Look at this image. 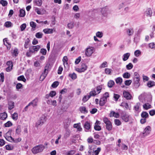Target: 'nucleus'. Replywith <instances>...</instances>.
Instances as JSON below:
<instances>
[{
  "instance_id": "nucleus-1",
  "label": "nucleus",
  "mask_w": 155,
  "mask_h": 155,
  "mask_svg": "<svg viewBox=\"0 0 155 155\" xmlns=\"http://www.w3.org/2000/svg\"><path fill=\"white\" fill-rule=\"evenodd\" d=\"M45 148V146L43 144H39L33 147L31 149L32 153L34 154L42 152Z\"/></svg>"
},
{
  "instance_id": "nucleus-2",
  "label": "nucleus",
  "mask_w": 155,
  "mask_h": 155,
  "mask_svg": "<svg viewBox=\"0 0 155 155\" xmlns=\"http://www.w3.org/2000/svg\"><path fill=\"white\" fill-rule=\"evenodd\" d=\"M121 118L126 122H128L132 119L131 116L125 111H122L121 113Z\"/></svg>"
},
{
  "instance_id": "nucleus-3",
  "label": "nucleus",
  "mask_w": 155,
  "mask_h": 155,
  "mask_svg": "<svg viewBox=\"0 0 155 155\" xmlns=\"http://www.w3.org/2000/svg\"><path fill=\"white\" fill-rule=\"evenodd\" d=\"M151 131V128L150 126H147L144 129L143 132L140 133L141 137H144L148 135Z\"/></svg>"
},
{
  "instance_id": "nucleus-4",
  "label": "nucleus",
  "mask_w": 155,
  "mask_h": 155,
  "mask_svg": "<svg viewBox=\"0 0 155 155\" xmlns=\"http://www.w3.org/2000/svg\"><path fill=\"white\" fill-rule=\"evenodd\" d=\"M104 122L106 124V129L109 131L111 130L112 129L111 122L107 117H104L103 119Z\"/></svg>"
},
{
  "instance_id": "nucleus-5",
  "label": "nucleus",
  "mask_w": 155,
  "mask_h": 155,
  "mask_svg": "<svg viewBox=\"0 0 155 155\" xmlns=\"http://www.w3.org/2000/svg\"><path fill=\"white\" fill-rule=\"evenodd\" d=\"M110 13V11L107 6L104 7L101 9V13L103 16L106 17Z\"/></svg>"
},
{
  "instance_id": "nucleus-6",
  "label": "nucleus",
  "mask_w": 155,
  "mask_h": 155,
  "mask_svg": "<svg viewBox=\"0 0 155 155\" xmlns=\"http://www.w3.org/2000/svg\"><path fill=\"white\" fill-rule=\"evenodd\" d=\"M12 132V130L10 129L4 135L5 139L9 142L10 141H12L13 139V138L11 136Z\"/></svg>"
},
{
  "instance_id": "nucleus-7",
  "label": "nucleus",
  "mask_w": 155,
  "mask_h": 155,
  "mask_svg": "<svg viewBox=\"0 0 155 155\" xmlns=\"http://www.w3.org/2000/svg\"><path fill=\"white\" fill-rule=\"evenodd\" d=\"M41 48L40 45H37L36 46H32L29 48V51L31 53H34L35 52H37Z\"/></svg>"
},
{
  "instance_id": "nucleus-8",
  "label": "nucleus",
  "mask_w": 155,
  "mask_h": 155,
  "mask_svg": "<svg viewBox=\"0 0 155 155\" xmlns=\"http://www.w3.org/2000/svg\"><path fill=\"white\" fill-rule=\"evenodd\" d=\"M93 48L92 47H89L87 48L85 50V54L87 57L91 56L93 53Z\"/></svg>"
},
{
  "instance_id": "nucleus-9",
  "label": "nucleus",
  "mask_w": 155,
  "mask_h": 155,
  "mask_svg": "<svg viewBox=\"0 0 155 155\" xmlns=\"http://www.w3.org/2000/svg\"><path fill=\"white\" fill-rule=\"evenodd\" d=\"M87 68V67L86 64L83 63L81 65V68H77L76 69V70L79 73L84 72Z\"/></svg>"
},
{
  "instance_id": "nucleus-10",
  "label": "nucleus",
  "mask_w": 155,
  "mask_h": 155,
  "mask_svg": "<svg viewBox=\"0 0 155 155\" xmlns=\"http://www.w3.org/2000/svg\"><path fill=\"white\" fill-rule=\"evenodd\" d=\"M122 97L127 100H130L132 98V96L130 93L128 91H125L123 92Z\"/></svg>"
},
{
  "instance_id": "nucleus-11",
  "label": "nucleus",
  "mask_w": 155,
  "mask_h": 155,
  "mask_svg": "<svg viewBox=\"0 0 155 155\" xmlns=\"http://www.w3.org/2000/svg\"><path fill=\"white\" fill-rule=\"evenodd\" d=\"M38 101V98L36 97L28 104V105H32L33 107H35L37 106Z\"/></svg>"
},
{
  "instance_id": "nucleus-12",
  "label": "nucleus",
  "mask_w": 155,
  "mask_h": 155,
  "mask_svg": "<svg viewBox=\"0 0 155 155\" xmlns=\"http://www.w3.org/2000/svg\"><path fill=\"white\" fill-rule=\"evenodd\" d=\"M84 127L85 129V131L87 132L90 131L91 128V125L90 122L87 121L85 123Z\"/></svg>"
},
{
  "instance_id": "nucleus-13",
  "label": "nucleus",
  "mask_w": 155,
  "mask_h": 155,
  "mask_svg": "<svg viewBox=\"0 0 155 155\" xmlns=\"http://www.w3.org/2000/svg\"><path fill=\"white\" fill-rule=\"evenodd\" d=\"M126 32L129 36H132L134 33V31L132 28H130L126 29Z\"/></svg>"
},
{
  "instance_id": "nucleus-14",
  "label": "nucleus",
  "mask_w": 155,
  "mask_h": 155,
  "mask_svg": "<svg viewBox=\"0 0 155 155\" xmlns=\"http://www.w3.org/2000/svg\"><path fill=\"white\" fill-rule=\"evenodd\" d=\"M134 87L136 88L138 87L140 85V83H139V81H140V78H134Z\"/></svg>"
},
{
  "instance_id": "nucleus-15",
  "label": "nucleus",
  "mask_w": 155,
  "mask_h": 155,
  "mask_svg": "<svg viewBox=\"0 0 155 155\" xmlns=\"http://www.w3.org/2000/svg\"><path fill=\"white\" fill-rule=\"evenodd\" d=\"M49 67V64H47L44 68V70L42 74L47 76L48 73V69Z\"/></svg>"
},
{
  "instance_id": "nucleus-16",
  "label": "nucleus",
  "mask_w": 155,
  "mask_h": 155,
  "mask_svg": "<svg viewBox=\"0 0 155 155\" xmlns=\"http://www.w3.org/2000/svg\"><path fill=\"white\" fill-rule=\"evenodd\" d=\"M4 45L7 47V49H9L11 45L9 43V41L7 38H5L3 40Z\"/></svg>"
},
{
  "instance_id": "nucleus-17",
  "label": "nucleus",
  "mask_w": 155,
  "mask_h": 155,
  "mask_svg": "<svg viewBox=\"0 0 155 155\" xmlns=\"http://www.w3.org/2000/svg\"><path fill=\"white\" fill-rule=\"evenodd\" d=\"M8 109L9 110H12L15 107V103L12 101H9L8 102Z\"/></svg>"
},
{
  "instance_id": "nucleus-18",
  "label": "nucleus",
  "mask_w": 155,
  "mask_h": 155,
  "mask_svg": "<svg viewBox=\"0 0 155 155\" xmlns=\"http://www.w3.org/2000/svg\"><path fill=\"white\" fill-rule=\"evenodd\" d=\"M107 100L106 98L101 97L99 101V105L100 106H103L107 102Z\"/></svg>"
},
{
  "instance_id": "nucleus-19",
  "label": "nucleus",
  "mask_w": 155,
  "mask_h": 155,
  "mask_svg": "<svg viewBox=\"0 0 155 155\" xmlns=\"http://www.w3.org/2000/svg\"><path fill=\"white\" fill-rule=\"evenodd\" d=\"M71 122V120L68 118L64 120L63 122L64 125L65 127H67L70 125Z\"/></svg>"
},
{
  "instance_id": "nucleus-20",
  "label": "nucleus",
  "mask_w": 155,
  "mask_h": 155,
  "mask_svg": "<svg viewBox=\"0 0 155 155\" xmlns=\"http://www.w3.org/2000/svg\"><path fill=\"white\" fill-rule=\"evenodd\" d=\"M140 105V103H137L134 107V110L135 112L138 113L140 112V111L139 110V109Z\"/></svg>"
},
{
  "instance_id": "nucleus-21",
  "label": "nucleus",
  "mask_w": 155,
  "mask_h": 155,
  "mask_svg": "<svg viewBox=\"0 0 155 155\" xmlns=\"http://www.w3.org/2000/svg\"><path fill=\"white\" fill-rule=\"evenodd\" d=\"M120 106L123 107H125L127 110L128 109L130 110V107L129 106L128 103L125 101L123 102L121 104Z\"/></svg>"
},
{
  "instance_id": "nucleus-22",
  "label": "nucleus",
  "mask_w": 155,
  "mask_h": 155,
  "mask_svg": "<svg viewBox=\"0 0 155 155\" xmlns=\"http://www.w3.org/2000/svg\"><path fill=\"white\" fill-rule=\"evenodd\" d=\"M79 109L82 113L86 114L88 112V111L86 110L85 107H81L79 108Z\"/></svg>"
},
{
  "instance_id": "nucleus-23",
  "label": "nucleus",
  "mask_w": 155,
  "mask_h": 155,
  "mask_svg": "<svg viewBox=\"0 0 155 155\" xmlns=\"http://www.w3.org/2000/svg\"><path fill=\"white\" fill-rule=\"evenodd\" d=\"M119 116L120 115L118 113H116L114 111H111L110 112V117H114L116 118H118Z\"/></svg>"
},
{
  "instance_id": "nucleus-24",
  "label": "nucleus",
  "mask_w": 155,
  "mask_h": 155,
  "mask_svg": "<svg viewBox=\"0 0 155 155\" xmlns=\"http://www.w3.org/2000/svg\"><path fill=\"white\" fill-rule=\"evenodd\" d=\"M130 55V54L129 53H127L124 54L123 55V60L124 61H127L129 58Z\"/></svg>"
},
{
  "instance_id": "nucleus-25",
  "label": "nucleus",
  "mask_w": 155,
  "mask_h": 155,
  "mask_svg": "<svg viewBox=\"0 0 155 155\" xmlns=\"http://www.w3.org/2000/svg\"><path fill=\"white\" fill-rule=\"evenodd\" d=\"M89 95L90 97L91 96L94 97L97 94L94 89H93L90 92Z\"/></svg>"
},
{
  "instance_id": "nucleus-26",
  "label": "nucleus",
  "mask_w": 155,
  "mask_h": 155,
  "mask_svg": "<svg viewBox=\"0 0 155 155\" xmlns=\"http://www.w3.org/2000/svg\"><path fill=\"white\" fill-rule=\"evenodd\" d=\"M30 41L29 38H27L25 40L24 48H27L29 46V44L30 42Z\"/></svg>"
},
{
  "instance_id": "nucleus-27",
  "label": "nucleus",
  "mask_w": 155,
  "mask_h": 155,
  "mask_svg": "<svg viewBox=\"0 0 155 155\" xmlns=\"http://www.w3.org/2000/svg\"><path fill=\"white\" fill-rule=\"evenodd\" d=\"M73 127L74 128H77V130L79 131H80L82 130V128L81 127L80 123L77 124H74L73 125Z\"/></svg>"
},
{
  "instance_id": "nucleus-28",
  "label": "nucleus",
  "mask_w": 155,
  "mask_h": 155,
  "mask_svg": "<svg viewBox=\"0 0 155 155\" xmlns=\"http://www.w3.org/2000/svg\"><path fill=\"white\" fill-rule=\"evenodd\" d=\"M143 108L144 110H147L151 108V105L148 103H146L143 105Z\"/></svg>"
},
{
  "instance_id": "nucleus-29",
  "label": "nucleus",
  "mask_w": 155,
  "mask_h": 155,
  "mask_svg": "<svg viewBox=\"0 0 155 155\" xmlns=\"http://www.w3.org/2000/svg\"><path fill=\"white\" fill-rule=\"evenodd\" d=\"M7 117V114L6 113H1L0 114V119L2 120L5 119Z\"/></svg>"
},
{
  "instance_id": "nucleus-30",
  "label": "nucleus",
  "mask_w": 155,
  "mask_h": 155,
  "mask_svg": "<svg viewBox=\"0 0 155 155\" xmlns=\"http://www.w3.org/2000/svg\"><path fill=\"white\" fill-rule=\"evenodd\" d=\"M18 54V50L17 48H15L13 51L12 52L13 57H16Z\"/></svg>"
},
{
  "instance_id": "nucleus-31",
  "label": "nucleus",
  "mask_w": 155,
  "mask_h": 155,
  "mask_svg": "<svg viewBox=\"0 0 155 155\" xmlns=\"http://www.w3.org/2000/svg\"><path fill=\"white\" fill-rule=\"evenodd\" d=\"M43 31L45 34H51L53 32V30L52 29H45L43 30Z\"/></svg>"
},
{
  "instance_id": "nucleus-32",
  "label": "nucleus",
  "mask_w": 155,
  "mask_h": 155,
  "mask_svg": "<svg viewBox=\"0 0 155 155\" xmlns=\"http://www.w3.org/2000/svg\"><path fill=\"white\" fill-rule=\"evenodd\" d=\"M147 85L148 87H151L155 86V83L153 81H149L147 82Z\"/></svg>"
},
{
  "instance_id": "nucleus-33",
  "label": "nucleus",
  "mask_w": 155,
  "mask_h": 155,
  "mask_svg": "<svg viewBox=\"0 0 155 155\" xmlns=\"http://www.w3.org/2000/svg\"><path fill=\"white\" fill-rule=\"evenodd\" d=\"M141 117L143 118L146 119L148 118L149 115L148 113L146 111H143L141 114Z\"/></svg>"
},
{
  "instance_id": "nucleus-34",
  "label": "nucleus",
  "mask_w": 155,
  "mask_h": 155,
  "mask_svg": "<svg viewBox=\"0 0 155 155\" xmlns=\"http://www.w3.org/2000/svg\"><path fill=\"white\" fill-rule=\"evenodd\" d=\"M34 2L38 6H40L42 4V0H34Z\"/></svg>"
},
{
  "instance_id": "nucleus-35",
  "label": "nucleus",
  "mask_w": 155,
  "mask_h": 155,
  "mask_svg": "<svg viewBox=\"0 0 155 155\" xmlns=\"http://www.w3.org/2000/svg\"><path fill=\"white\" fill-rule=\"evenodd\" d=\"M71 134V131L69 129H67L66 130V133L64 134V137L65 138L70 136Z\"/></svg>"
},
{
  "instance_id": "nucleus-36",
  "label": "nucleus",
  "mask_w": 155,
  "mask_h": 155,
  "mask_svg": "<svg viewBox=\"0 0 155 155\" xmlns=\"http://www.w3.org/2000/svg\"><path fill=\"white\" fill-rule=\"evenodd\" d=\"M30 26L32 27L33 30H35L36 26V23L32 21L30 22Z\"/></svg>"
},
{
  "instance_id": "nucleus-37",
  "label": "nucleus",
  "mask_w": 155,
  "mask_h": 155,
  "mask_svg": "<svg viewBox=\"0 0 155 155\" xmlns=\"http://www.w3.org/2000/svg\"><path fill=\"white\" fill-rule=\"evenodd\" d=\"M96 92L97 94H99L102 89V85H100L98 86H97L96 87Z\"/></svg>"
},
{
  "instance_id": "nucleus-38",
  "label": "nucleus",
  "mask_w": 155,
  "mask_h": 155,
  "mask_svg": "<svg viewBox=\"0 0 155 155\" xmlns=\"http://www.w3.org/2000/svg\"><path fill=\"white\" fill-rule=\"evenodd\" d=\"M147 16L151 17L152 15V12L151 9L150 8H148L146 11Z\"/></svg>"
},
{
  "instance_id": "nucleus-39",
  "label": "nucleus",
  "mask_w": 155,
  "mask_h": 155,
  "mask_svg": "<svg viewBox=\"0 0 155 155\" xmlns=\"http://www.w3.org/2000/svg\"><path fill=\"white\" fill-rule=\"evenodd\" d=\"M68 76L71 78L73 80H75L77 78V75L74 73H73L72 74H68Z\"/></svg>"
},
{
  "instance_id": "nucleus-40",
  "label": "nucleus",
  "mask_w": 155,
  "mask_h": 155,
  "mask_svg": "<svg viewBox=\"0 0 155 155\" xmlns=\"http://www.w3.org/2000/svg\"><path fill=\"white\" fill-rule=\"evenodd\" d=\"M17 80L19 81H22L24 82H25L26 81V79L23 75L18 77L17 78Z\"/></svg>"
},
{
  "instance_id": "nucleus-41",
  "label": "nucleus",
  "mask_w": 155,
  "mask_h": 155,
  "mask_svg": "<svg viewBox=\"0 0 155 155\" xmlns=\"http://www.w3.org/2000/svg\"><path fill=\"white\" fill-rule=\"evenodd\" d=\"M122 79L121 77H118L115 79V81L117 84H121L122 82Z\"/></svg>"
},
{
  "instance_id": "nucleus-42",
  "label": "nucleus",
  "mask_w": 155,
  "mask_h": 155,
  "mask_svg": "<svg viewBox=\"0 0 155 155\" xmlns=\"http://www.w3.org/2000/svg\"><path fill=\"white\" fill-rule=\"evenodd\" d=\"M114 84L115 83L114 81L110 80L108 82L107 85L109 87L111 88L114 85Z\"/></svg>"
},
{
  "instance_id": "nucleus-43",
  "label": "nucleus",
  "mask_w": 155,
  "mask_h": 155,
  "mask_svg": "<svg viewBox=\"0 0 155 155\" xmlns=\"http://www.w3.org/2000/svg\"><path fill=\"white\" fill-rule=\"evenodd\" d=\"M12 119L14 120H16L18 119V114L17 113L15 112L12 115Z\"/></svg>"
},
{
  "instance_id": "nucleus-44",
  "label": "nucleus",
  "mask_w": 155,
  "mask_h": 155,
  "mask_svg": "<svg viewBox=\"0 0 155 155\" xmlns=\"http://www.w3.org/2000/svg\"><path fill=\"white\" fill-rule=\"evenodd\" d=\"M25 12L24 10L22 9L20 10V14L19 15V16L24 17L25 16Z\"/></svg>"
},
{
  "instance_id": "nucleus-45",
  "label": "nucleus",
  "mask_w": 155,
  "mask_h": 155,
  "mask_svg": "<svg viewBox=\"0 0 155 155\" xmlns=\"http://www.w3.org/2000/svg\"><path fill=\"white\" fill-rule=\"evenodd\" d=\"M21 138H18L17 139H14L13 138V139L12 140V141H10V142H13L14 143H17L20 141H21Z\"/></svg>"
},
{
  "instance_id": "nucleus-46",
  "label": "nucleus",
  "mask_w": 155,
  "mask_h": 155,
  "mask_svg": "<svg viewBox=\"0 0 155 155\" xmlns=\"http://www.w3.org/2000/svg\"><path fill=\"white\" fill-rule=\"evenodd\" d=\"M39 120L41 122V123L43 124L46 121V117L45 115L42 116L40 118Z\"/></svg>"
},
{
  "instance_id": "nucleus-47",
  "label": "nucleus",
  "mask_w": 155,
  "mask_h": 155,
  "mask_svg": "<svg viewBox=\"0 0 155 155\" xmlns=\"http://www.w3.org/2000/svg\"><path fill=\"white\" fill-rule=\"evenodd\" d=\"M42 36L43 34L41 32L37 33L35 35L36 37L38 38H41L42 37Z\"/></svg>"
},
{
  "instance_id": "nucleus-48",
  "label": "nucleus",
  "mask_w": 155,
  "mask_h": 155,
  "mask_svg": "<svg viewBox=\"0 0 155 155\" xmlns=\"http://www.w3.org/2000/svg\"><path fill=\"white\" fill-rule=\"evenodd\" d=\"M130 74L128 72L124 73L123 75L124 78H129L130 77Z\"/></svg>"
},
{
  "instance_id": "nucleus-49",
  "label": "nucleus",
  "mask_w": 155,
  "mask_h": 155,
  "mask_svg": "<svg viewBox=\"0 0 155 155\" xmlns=\"http://www.w3.org/2000/svg\"><path fill=\"white\" fill-rule=\"evenodd\" d=\"M96 36L98 38H101L103 36V33L102 32L97 31L96 33Z\"/></svg>"
},
{
  "instance_id": "nucleus-50",
  "label": "nucleus",
  "mask_w": 155,
  "mask_h": 155,
  "mask_svg": "<svg viewBox=\"0 0 155 155\" xmlns=\"http://www.w3.org/2000/svg\"><path fill=\"white\" fill-rule=\"evenodd\" d=\"M90 97H91L89 95H85L83 97L82 99V101L84 102H85L87 101Z\"/></svg>"
},
{
  "instance_id": "nucleus-51",
  "label": "nucleus",
  "mask_w": 155,
  "mask_h": 155,
  "mask_svg": "<svg viewBox=\"0 0 155 155\" xmlns=\"http://www.w3.org/2000/svg\"><path fill=\"white\" fill-rule=\"evenodd\" d=\"M0 4L2 5V6H5L7 5L8 2L5 0H1L0 1Z\"/></svg>"
},
{
  "instance_id": "nucleus-52",
  "label": "nucleus",
  "mask_w": 155,
  "mask_h": 155,
  "mask_svg": "<svg viewBox=\"0 0 155 155\" xmlns=\"http://www.w3.org/2000/svg\"><path fill=\"white\" fill-rule=\"evenodd\" d=\"M141 52L139 50H136L134 53V55L135 56L138 57L141 55Z\"/></svg>"
},
{
  "instance_id": "nucleus-53",
  "label": "nucleus",
  "mask_w": 155,
  "mask_h": 155,
  "mask_svg": "<svg viewBox=\"0 0 155 155\" xmlns=\"http://www.w3.org/2000/svg\"><path fill=\"white\" fill-rule=\"evenodd\" d=\"M75 153V151L74 150H72L70 151L67 152L66 153L67 155H73Z\"/></svg>"
},
{
  "instance_id": "nucleus-54",
  "label": "nucleus",
  "mask_w": 155,
  "mask_h": 155,
  "mask_svg": "<svg viewBox=\"0 0 155 155\" xmlns=\"http://www.w3.org/2000/svg\"><path fill=\"white\" fill-rule=\"evenodd\" d=\"M120 95L119 94H114L113 97L115 101H117L118 99L120 97Z\"/></svg>"
},
{
  "instance_id": "nucleus-55",
  "label": "nucleus",
  "mask_w": 155,
  "mask_h": 155,
  "mask_svg": "<svg viewBox=\"0 0 155 155\" xmlns=\"http://www.w3.org/2000/svg\"><path fill=\"white\" fill-rule=\"evenodd\" d=\"M12 23L10 21H7L4 24V25L6 27H9L12 26Z\"/></svg>"
},
{
  "instance_id": "nucleus-56",
  "label": "nucleus",
  "mask_w": 155,
  "mask_h": 155,
  "mask_svg": "<svg viewBox=\"0 0 155 155\" xmlns=\"http://www.w3.org/2000/svg\"><path fill=\"white\" fill-rule=\"evenodd\" d=\"M107 66V61L104 62L100 65V67L101 68H104Z\"/></svg>"
},
{
  "instance_id": "nucleus-57",
  "label": "nucleus",
  "mask_w": 155,
  "mask_h": 155,
  "mask_svg": "<svg viewBox=\"0 0 155 155\" xmlns=\"http://www.w3.org/2000/svg\"><path fill=\"white\" fill-rule=\"evenodd\" d=\"M59 85V82L58 81H55L51 85V87L53 88L56 87Z\"/></svg>"
},
{
  "instance_id": "nucleus-58",
  "label": "nucleus",
  "mask_w": 155,
  "mask_h": 155,
  "mask_svg": "<svg viewBox=\"0 0 155 155\" xmlns=\"http://www.w3.org/2000/svg\"><path fill=\"white\" fill-rule=\"evenodd\" d=\"M40 52L43 55H45L47 53V50L45 49L41 48V49Z\"/></svg>"
},
{
  "instance_id": "nucleus-59",
  "label": "nucleus",
  "mask_w": 155,
  "mask_h": 155,
  "mask_svg": "<svg viewBox=\"0 0 155 155\" xmlns=\"http://www.w3.org/2000/svg\"><path fill=\"white\" fill-rule=\"evenodd\" d=\"M12 124L10 121H8L4 124V126L6 127H9L12 126Z\"/></svg>"
},
{
  "instance_id": "nucleus-60",
  "label": "nucleus",
  "mask_w": 155,
  "mask_h": 155,
  "mask_svg": "<svg viewBox=\"0 0 155 155\" xmlns=\"http://www.w3.org/2000/svg\"><path fill=\"white\" fill-rule=\"evenodd\" d=\"M148 46L149 48L151 49H155V44L153 42H152L149 44Z\"/></svg>"
},
{
  "instance_id": "nucleus-61",
  "label": "nucleus",
  "mask_w": 155,
  "mask_h": 155,
  "mask_svg": "<svg viewBox=\"0 0 155 155\" xmlns=\"http://www.w3.org/2000/svg\"><path fill=\"white\" fill-rule=\"evenodd\" d=\"M21 131V127L20 125L17 126L16 130V133L17 134H19Z\"/></svg>"
},
{
  "instance_id": "nucleus-62",
  "label": "nucleus",
  "mask_w": 155,
  "mask_h": 155,
  "mask_svg": "<svg viewBox=\"0 0 155 155\" xmlns=\"http://www.w3.org/2000/svg\"><path fill=\"white\" fill-rule=\"evenodd\" d=\"M112 71L111 69L109 68H106L105 70V73L108 74H111Z\"/></svg>"
},
{
  "instance_id": "nucleus-63",
  "label": "nucleus",
  "mask_w": 155,
  "mask_h": 155,
  "mask_svg": "<svg viewBox=\"0 0 155 155\" xmlns=\"http://www.w3.org/2000/svg\"><path fill=\"white\" fill-rule=\"evenodd\" d=\"M101 150V148L100 147H98L97 149L94 151V154L95 155H98Z\"/></svg>"
},
{
  "instance_id": "nucleus-64",
  "label": "nucleus",
  "mask_w": 155,
  "mask_h": 155,
  "mask_svg": "<svg viewBox=\"0 0 155 155\" xmlns=\"http://www.w3.org/2000/svg\"><path fill=\"white\" fill-rule=\"evenodd\" d=\"M126 68L127 70H130L133 68V65L131 63H129L126 65Z\"/></svg>"
}]
</instances>
